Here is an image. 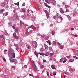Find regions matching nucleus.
<instances>
[{
  "label": "nucleus",
  "mask_w": 78,
  "mask_h": 78,
  "mask_svg": "<svg viewBox=\"0 0 78 78\" xmlns=\"http://www.w3.org/2000/svg\"><path fill=\"white\" fill-rule=\"evenodd\" d=\"M31 63H32V68L34 69V70L36 71H39V69H37V67L34 63V61H33V62H31Z\"/></svg>",
  "instance_id": "1"
},
{
  "label": "nucleus",
  "mask_w": 78,
  "mask_h": 78,
  "mask_svg": "<svg viewBox=\"0 0 78 78\" xmlns=\"http://www.w3.org/2000/svg\"><path fill=\"white\" fill-rule=\"evenodd\" d=\"M9 59L10 61L14 62L15 64H16L17 63V59H14V58L10 57Z\"/></svg>",
  "instance_id": "2"
},
{
  "label": "nucleus",
  "mask_w": 78,
  "mask_h": 78,
  "mask_svg": "<svg viewBox=\"0 0 78 78\" xmlns=\"http://www.w3.org/2000/svg\"><path fill=\"white\" fill-rule=\"evenodd\" d=\"M32 44L34 47L35 48H36L37 46V42L36 41H33L32 42Z\"/></svg>",
  "instance_id": "3"
},
{
  "label": "nucleus",
  "mask_w": 78,
  "mask_h": 78,
  "mask_svg": "<svg viewBox=\"0 0 78 78\" xmlns=\"http://www.w3.org/2000/svg\"><path fill=\"white\" fill-rule=\"evenodd\" d=\"M12 53H14V51L12 48H10L9 51L8 55H10V54Z\"/></svg>",
  "instance_id": "4"
},
{
  "label": "nucleus",
  "mask_w": 78,
  "mask_h": 78,
  "mask_svg": "<svg viewBox=\"0 0 78 78\" xmlns=\"http://www.w3.org/2000/svg\"><path fill=\"white\" fill-rule=\"evenodd\" d=\"M9 56H10L11 58H15V53H12L10 54V55H8Z\"/></svg>",
  "instance_id": "5"
},
{
  "label": "nucleus",
  "mask_w": 78,
  "mask_h": 78,
  "mask_svg": "<svg viewBox=\"0 0 78 78\" xmlns=\"http://www.w3.org/2000/svg\"><path fill=\"white\" fill-rule=\"evenodd\" d=\"M16 20V18L14 16H12L10 17V21H14V20Z\"/></svg>",
  "instance_id": "6"
},
{
  "label": "nucleus",
  "mask_w": 78,
  "mask_h": 78,
  "mask_svg": "<svg viewBox=\"0 0 78 78\" xmlns=\"http://www.w3.org/2000/svg\"><path fill=\"white\" fill-rule=\"evenodd\" d=\"M59 11H60L61 14H64V11H63L62 8H60L59 10Z\"/></svg>",
  "instance_id": "7"
},
{
  "label": "nucleus",
  "mask_w": 78,
  "mask_h": 78,
  "mask_svg": "<svg viewBox=\"0 0 78 78\" xmlns=\"http://www.w3.org/2000/svg\"><path fill=\"white\" fill-rule=\"evenodd\" d=\"M56 16L58 17V18H60V17H61V15L59 13H57L56 15Z\"/></svg>",
  "instance_id": "8"
},
{
  "label": "nucleus",
  "mask_w": 78,
  "mask_h": 78,
  "mask_svg": "<svg viewBox=\"0 0 78 78\" xmlns=\"http://www.w3.org/2000/svg\"><path fill=\"white\" fill-rule=\"evenodd\" d=\"M39 65L40 66L41 69H43V68H44V66L41 64V63H39Z\"/></svg>",
  "instance_id": "9"
},
{
  "label": "nucleus",
  "mask_w": 78,
  "mask_h": 78,
  "mask_svg": "<svg viewBox=\"0 0 78 78\" xmlns=\"http://www.w3.org/2000/svg\"><path fill=\"white\" fill-rule=\"evenodd\" d=\"M44 47L46 50H48V47L46 44H44Z\"/></svg>",
  "instance_id": "10"
},
{
  "label": "nucleus",
  "mask_w": 78,
  "mask_h": 78,
  "mask_svg": "<svg viewBox=\"0 0 78 78\" xmlns=\"http://www.w3.org/2000/svg\"><path fill=\"white\" fill-rule=\"evenodd\" d=\"M15 37V41H17L19 39V37L16 36Z\"/></svg>",
  "instance_id": "11"
},
{
  "label": "nucleus",
  "mask_w": 78,
  "mask_h": 78,
  "mask_svg": "<svg viewBox=\"0 0 78 78\" xmlns=\"http://www.w3.org/2000/svg\"><path fill=\"white\" fill-rule=\"evenodd\" d=\"M34 53L36 56H37V57H38V56H39V54L36 51H35Z\"/></svg>",
  "instance_id": "12"
},
{
  "label": "nucleus",
  "mask_w": 78,
  "mask_h": 78,
  "mask_svg": "<svg viewBox=\"0 0 78 78\" xmlns=\"http://www.w3.org/2000/svg\"><path fill=\"white\" fill-rule=\"evenodd\" d=\"M73 14L74 16H76V12L74 11L73 12Z\"/></svg>",
  "instance_id": "13"
},
{
  "label": "nucleus",
  "mask_w": 78,
  "mask_h": 78,
  "mask_svg": "<svg viewBox=\"0 0 78 78\" xmlns=\"http://www.w3.org/2000/svg\"><path fill=\"white\" fill-rule=\"evenodd\" d=\"M66 16H67V17H68L69 20H70L71 19V18L70 17V16H69V15H66Z\"/></svg>",
  "instance_id": "14"
},
{
  "label": "nucleus",
  "mask_w": 78,
  "mask_h": 78,
  "mask_svg": "<svg viewBox=\"0 0 78 78\" xmlns=\"http://www.w3.org/2000/svg\"><path fill=\"white\" fill-rule=\"evenodd\" d=\"M0 37L1 38H2V39H5V36H3V35H1L0 36Z\"/></svg>",
  "instance_id": "15"
},
{
  "label": "nucleus",
  "mask_w": 78,
  "mask_h": 78,
  "mask_svg": "<svg viewBox=\"0 0 78 78\" xmlns=\"http://www.w3.org/2000/svg\"><path fill=\"white\" fill-rule=\"evenodd\" d=\"M44 55L45 56H48L49 55V52H46L44 54Z\"/></svg>",
  "instance_id": "16"
},
{
  "label": "nucleus",
  "mask_w": 78,
  "mask_h": 78,
  "mask_svg": "<svg viewBox=\"0 0 78 78\" xmlns=\"http://www.w3.org/2000/svg\"><path fill=\"white\" fill-rule=\"evenodd\" d=\"M51 3L52 5H54V4H55V3H56V1H55V0H52V2H51Z\"/></svg>",
  "instance_id": "17"
},
{
  "label": "nucleus",
  "mask_w": 78,
  "mask_h": 78,
  "mask_svg": "<svg viewBox=\"0 0 78 78\" xmlns=\"http://www.w3.org/2000/svg\"><path fill=\"white\" fill-rule=\"evenodd\" d=\"M56 22L58 23H60L61 22V20L60 19H58L57 20Z\"/></svg>",
  "instance_id": "18"
},
{
  "label": "nucleus",
  "mask_w": 78,
  "mask_h": 78,
  "mask_svg": "<svg viewBox=\"0 0 78 78\" xmlns=\"http://www.w3.org/2000/svg\"><path fill=\"white\" fill-rule=\"evenodd\" d=\"M15 31L16 32H18V31H19V28L17 27L15 29Z\"/></svg>",
  "instance_id": "19"
},
{
  "label": "nucleus",
  "mask_w": 78,
  "mask_h": 78,
  "mask_svg": "<svg viewBox=\"0 0 78 78\" xmlns=\"http://www.w3.org/2000/svg\"><path fill=\"white\" fill-rule=\"evenodd\" d=\"M5 11V9H3L0 10V14L3 12Z\"/></svg>",
  "instance_id": "20"
},
{
  "label": "nucleus",
  "mask_w": 78,
  "mask_h": 78,
  "mask_svg": "<svg viewBox=\"0 0 78 78\" xmlns=\"http://www.w3.org/2000/svg\"><path fill=\"white\" fill-rule=\"evenodd\" d=\"M64 61V58H62L60 60V62H62Z\"/></svg>",
  "instance_id": "21"
},
{
  "label": "nucleus",
  "mask_w": 78,
  "mask_h": 78,
  "mask_svg": "<svg viewBox=\"0 0 78 78\" xmlns=\"http://www.w3.org/2000/svg\"><path fill=\"white\" fill-rule=\"evenodd\" d=\"M62 4L63 5H67V3L66 2L64 1L62 3Z\"/></svg>",
  "instance_id": "22"
},
{
  "label": "nucleus",
  "mask_w": 78,
  "mask_h": 78,
  "mask_svg": "<svg viewBox=\"0 0 78 78\" xmlns=\"http://www.w3.org/2000/svg\"><path fill=\"white\" fill-rule=\"evenodd\" d=\"M55 32L54 31H52L51 32V34L53 36L55 35Z\"/></svg>",
  "instance_id": "23"
},
{
  "label": "nucleus",
  "mask_w": 78,
  "mask_h": 78,
  "mask_svg": "<svg viewBox=\"0 0 78 78\" xmlns=\"http://www.w3.org/2000/svg\"><path fill=\"white\" fill-rule=\"evenodd\" d=\"M51 67L53 69H56V68H55V66L53 65L51 66Z\"/></svg>",
  "instance_id": "24"
},
{
  "label": "nucleus",
  "mask_w": 78,
  "mask_h": 78,
  "mask_svg": "<svg viewBox=\"0 0 78 78\" xmlns=\"http://www.w3.org/2000/svg\"><path fill=\"white\" fill-rule=\"evenodd\" d=\"M73 22L74 23H76V22H77V20H73Z\"/></svg>",
  "instance_id": "25"
},
{
  "label": "nucleus",
  "mask_w": 78,
  "mask_h": 78,
  "mask_svg": "<svg viewBox=\"0 0 78 78\" xmlns=\"http://www.w3.org/2000/svg\"><path fill=\"white\" fill-rule=\"evenodd\" d=\"M2 71L3 72H6V69H5V68H3L2 69Z\"/></svg>",
  "instance_id": "26"
},
{
  "label": "nucleus",
  "mask_w": 78,
  "mask_h": 78,
  "mask_svg": "<svg viewBox=\"0 0 78 78\" xmlns=\"http://www.w3.org/2000/svg\"><path fill=\"white\" fill-rule=\"evenodd\" d=\"M66 61H67V58H65L63 62V63H64V62H66Z\"/></svg>",
  "instance_id": "27"
},
{
  "label": "nucleus",
  "mask_w": 78,
  "mask_h": 78,
  "mask_svg": "<svg viewBox=\"0 0 78 78\" xmlns=\"http://www.w3.org/2000/svg\"><path fill=\"white\" fill-rule=\"evenodd\" d=\"M9 26H11L12 25V22H9L8 23Z\"/></svg>",
  "instance_id": "28"
},
{
  "label": "nucleus",
  "mask_w": 78,
  "mask_h": 78,
  "mask_svg": "<svg viewBox=\"0 0 78 78\" xmlns=\"http://www.w3.org/2000/svg\"><path fill=\"white\" fill-rule=\"evenodd\" d=\"M16 17L17 19V20H20V19H19V16H17V15L16 16Z\"/></svg>",
  "instance_id": "29"
},
{
  "label": "nucleus",
  "mask_w": 78,
  "mask_h": 78,
  "mask_svg": "<svg viewBox=\"0 0 78 78\" xmlns=\"http://www.w3.org/2000/svg\"><path fill=\"white\" fill-rule=\"evenodd\" d=\"M69 62H73L74 61V60L73 59H70L69 60Z\"/></svg>",
  "instance_id": "30"
},
{
  "label": "nucleus",
  "mask_w": 78,
  "mask_h": 78,
  "mask_svg": "<svg viewBox=\"0 0 78 78\" xmlns=\"http://www.w3.org/2000/svg\"><path fill=\"white\" fill-rule=\"evenodd\" d=\"M38 54H39V55H42V56H44V54H43L42 53H41V52H39L38 53Z\"/></svg>",
  "instance_id": "31"
},
{
  "label": "nucleus",
  "mask_w": 78,
  "mask_h": 78,
  "mask_svg": "<svg viewBox=\"0 0 78 78\" xmlns=\"http://www.w3.org/2000/svg\"><path fill=\"white\" fill-rule=\"evenodd\" d=\"M1 6H5V3L3 2L2 3L1 5Z\"/></svg>",
  "instance_id": "32"
},
{
  "label": "nucleus",
  "mask_w": 78,
  "mask_h": 78,
  "mask_svg": "<svg viewBox=\"0 0 78 78\" xmlns=\"http://www.w3.org/2000/svg\"><path fill=\"white\" fill-rule=\"evenodd\" d=\"M4 33L5 35H6V30H4Z\"/></svg>",
  "instance_id": "33"
},
{
  "label": "nucleus",
  "mask_w": 78,
  "mask_h": 78,
  "mask_svg": "<svg viewBox=\"0 0 78 78\" xmlns=\"http://www.w3.org/2000/svg\"><path fill=\"white\" fill-rule=\"evenodd\" d=\"M22 11H23V12H25V9H22Z\"/></svg>",
  "instance_id": "34"
},
{
  "label": "nucleus",
  "mask_w": 78,
  "mask_h": 78,
  "mask_svg": "<svg viewBox=\"0 0 78 78\" xmlns=\"http://www.w3.org/2000/svg\"><path fill=\"white\" fill-rule=\"evenodd\" d=\"M21 60L22 61H24V58L23 57H21Z\"/></svg>",
  "instance_id": "35"
},
{
  "label": "nucleus",
  "mask_w": 78,
  "mask_h": 78,
  "mask_svg": "<svg viewBox=\"0 0 78 78\" xmlns=\"http://www.w3.org/2000/svg\"><path fill=\"white\" fill-rule=\"evenodd\" d=\"M25 15H22V18H23V19H24V18H25Z\"/></svg>",
  "instance_id": "36"
},
{
  "label": "nucleus",
  "mask_w": 78,
  "mask_h": 78,
  "mask_svg": "<svg viewBox=\"0 0 78 78\" xmlns=\"http://www.w3.org/2000/svg\"><path fill=\"white\" fill-rule=\"evenodd\" d=\"M27 14L28 16H31V14H30V13L28 12H27Z\"/></svg>",
  "instance_id": "37"
},
{
  "label": "nucleus",
  "mask_w": 78,
  "mask_h": 78,
  "mask_svg": "<svg viewBox=\"0 0 78 78\" xmlns=\"http://www.w3.org/2000/svg\"><path fill=\"white\" fill-rule=\"evenodd\" d=\"M69 70L70 72H73V69H72L70 68L69 69Z\"/></svg>",
  "instance_id": "38"
},
{
  "label": "nucleus",
  "mask_w": 78,
  "mask_h": 78,
  "mask_svg": "<svg viewBox=\"0 0 78 78\" xmlns=\"http://www.w3.org/2000/svg\"><path fill=\"white\" fill-rule=\"evenodd\" d=\"M14 4L16 5H17V6H19V2H18L17 3H15Z\"/></svg>",
  "instance_id": "39"
},
{
  "label": "nucleus",
  "mask_w": 78,
  "mask_h": 78,
  "mask_svg": "<svg viewBox=\"0 0 78 78\" xmlns=\"http://www.w3.org/2000/svg\"><path fill=\"white\" fill-rule=\"evenodd\" d=\"M46 72L47 73V76H49V75H50V72Z\"/></svg>",
  "instance_id": "40"
},
{
  "label": "nucleus",
  "mask_w": 78,
  "mask_h": 78,
  "mask_svg": "<svg viewBox=\"0 0 78 78\" xmlns=\"http://www.w3.org/2000/svg\"><path fill=\"white\" fill-rule=\"evenodd\" d=\"M4 78H9L8 76L6 75L4 76Z\"/></svg>",
  "instance_id": "41"
},
{
  "label": "nucleus",
  "mask_w": 78,
  "mask_h": 78,
  "mask_svg": "<svg viewBox=\"0 0 78 78\" xmlns=\"http://www.w3.org/2000/svg\"><path fill=\"white\" fill-rule=\"evenodd\" d=\"M52 44L54 45H56V43L54 41L52 42Z\"/></svg>",
  "instance_id": "42"
},
{
  "label": "nucleus",
  "mask_w": 78,
  "mask_h": 78,
  "mask_svg": "<svg viewBox=\"0 0 78 78\" xmlns=\"http://www.w3.org/2000/svg\"><path fill=\"white\" fill-rule=\"evenodd\" d=\"M13 36L14 37H16V33H14L13 34Z\"/></svg>",
  "instance_id": "43"
},
{
  "label": "nucleus",
  "mask_w": 78,
  "mask_h": 78,
  "mask_svg": "<svg viewBox=\"0 0 78 78\" xmlns=\"http://www.w3.org/2000/svg\"><path fill=\"white\" fill-rule=\"evenodd\" d=\"M68 30V29L65 30L63 31H62V33H64V32H65V31H67Z\"/></svg>",
  "instance_id": "44"
},
{
  "label": "nucleus",
  "mask_w": 78,
  "mask_h": 78,
  "mask_svg": "<svg viewBox=\"0 0 78 78\" xmlns=\"http://www.w3.org/2000/svg\"><path fill=\"white\" fill-rule=\"evenodd\" d=\"M53 73L54 75H56V72H54Z\"/></svg>",
  "instance_id": "45"
},
{
  "label": "nucleus",
  "mask_w": 78,
  "mask_h": 78,
  "mask_svg": "<svg viewBox=\"0 0 78 78\" xmlns=\"http://www.w3.org/2000/svg\"><path fill=\"white\" fill-rule=\"evenodd\" d=\"M3 59L5 62H6V59H5V58H3Z\"/></svg>",
  "instance_id": "46"
},
{
  "label": "nucleus",
  "mask_w": 78,
  "mask_h": 78,
  "mask_svg": "<svg viewBox=\"0 0 78 78\" xmlns=\"http://www.w3.org/2000/svg\"><path fill=\"white\" fill-rule=\"evenodd\" d=\"M43 62H47V60H43Z\"/></svg>",
  "instance_id": "47"
},
{
  "label": "nucleus",
  "mask_w": 78,
  "mask_h": 78,
  "mask_svg": "<svg viewBox=\"0 0 78 78\" xmlns=\"http://www.w3.org/2000/svg\"><path fill=\"white\" fill-rule=\"evenodd\" d=\"M20 23H21V24H23V25L24 24V23L22 21H20Z\"/></svg>",
  "instance_id": "48"
},
{
  "label": "nucleus",
  "mask_w": 78,
  "mask_h": 78,
  "mask_svg": "<svg viewBox=\"0 0 78 78\" xmlns=\"http://www.w3.org/2000/svg\"><path fill=\"white\" fill-rule=\"evenodd\" d=\"M49 50H50V51H52V48H51V47H50Z\"/></svg>",
  "instance_id": "49"
},
{
  "label": "nucleus",
  "mask_w": 78,
  "mask_h": 78,
  "mask_svg": "<svg viewBox=\"0 0 78 78\" xmlns=\"http://www.w3.org/2000/svg\"><path fill=\"white\" fill-rule=\"evenodd\" d=\"M45 1L46 2L48 3V4L50 3H49V2H48V1L47 0H45Z\"/></svg>",
  "instance_id": "50"
},
{
  "label": "nucleus",
  "mask_w": 78,
  "mask_h": 78,
  "mask_svg": "<svg viewBox=\"0 0 78 78\" xmlns=\"http://www.w3.org/2000/svg\"><path fill=\"white\" fill-rule=\"evenodd\" d=\"M73 58H75L76 59H78V57H76V56H73Z\"/></svg>",
  "instance_id": "51"
},
{
  "label": "nucleus",
  "mask_w": 78,
  "mask_h": 78,
  "mask_svg": "<svg viewBox=\"0 0 78 78\" xmlns=\"http://www.w3.org/2000/svg\"><path fill=\"white\" fill-rule=\"evenodd\" d=\"M25 28H29V27H29V26H25Z\"/></svg>",
  "instance_id": "52"
},
{
  "label": "nucleus",
  "mask_w": 78,
  "mask_h": 78,
  "mask_svg": "<svg viewBox=\"0 0 78 78\" xmlns=\"http://www.w3.org/2000/svg\"><path fill=\"white\" fill-rule=\"evenodd\" d=\"M16 50H17L18 49H19V47H18V46H16Z\"/></svg>",
  "instance_id": "53"
},
{
  "label": "nucleus",
  "mask_w": 78,
  "mask_h": 78,
  "mask_svg": "<svg viewBox=\"0 0 78 78\" xmlns=\"http://www.w3.org/2000/svg\"><path fill=\"white\" fill-rule=\"evenodd\" d=\"M53 54H54L53 53H50V56H52V55H53Z\"/></svg>",
  "instance_id": "54"
},
{
  "label": "nucleus",
  "mask_w": 78,
  "mask_h": 78,
  "mask_svg": "<svg viewBox=\"0 0 78 78\" xmlns=\"http://www.w3.org/2000/svg\"><path fill=\"white\" fill-rule=\"evenodd\" d=\"M48 38H49V37H47V38H45V40H47V39H48Z\"/></svg>",
  "instance_id": "55"
},
{
  "label": "nucleus",
  "mask_w": 78,
  "mask_h": 78,
  "mask_svg": "<svg viewBox=\"0 0 78 78\" xmlns=\"http://www.w3.org/2000/svg\"><path fill=\"white\" fill-rule=\"evenodd\" d=\"M48 43V44H50V43H51V42L49 41H46Z\"/></svg>",
  "instance_id": "56"
},
{
  "label": "nucleus",
  "mask_w": 78,
  "mask_h": 78,
  "mask_svg": "<svg viewBox=\"0 0 78 78\" xmlns=\"http://www.w3.org/2000/svg\"><path fill=\"white\" fill-rule=\"evenodd\" d=\"M49 15H50V14H49V13H48V12L47 13H46V16H49Z\"/></svg>",
  "instance_id": "57"
},
{
  "label": "nucleus",
  "mask_w": 78,
  "mask_h": 78,
  "mask_svg": "<svg viewBox=\"0 0 78 78\" xmlns=\"http://www.w3.org/2000/svg\"><path fill=\"white\" fill-rule=\"evenodd\" d=\"M26 32H24V33H23V34L24 35H27V34H26Z\"/></svg>",
  "instance_id": "58"
},
{
  "label": "nucleus",
  "mask_w": 78,
  "mask_h": 78,
  "mask_svg": "<svg viewBox=\"0 0 78 78\" xmlns=\"http://www.w3.org/2000/svg\"><path fill=\"white\" fill-rule=\"evenodd\" d=\"M24 68H25V69L27 68V65H24Z\"/></svg>",
  "instance_id": "59"
},
{
  "label": "nucleus",
  "mask_w": 78,
  "mask_h": 78,
  "mask_svg": "<svg viewBox=\"0 0 78 78\" xmlns=\"http://www.w3.org/2000/svg\"><path fill=\"white\" fill-rule=\"evenodd\" d=\"M4 53H6V52H7V50H5L4 51Z\"/></svg>",
  "instance_id": "60"
},
{
  "label": "nucleus",
  "mask_w": 78,
  "mask_h": 78,
  "mask_svg": "<svg viewBox=\"0 0 78 78\" xmlns=\"http://www.w3.org/2000/svg\"><path fill=\"white\" fill-rule=\"evenodd\" d=\"M52 59L51 58H49V61H51Z\"/></svg>",
  "instance_id": "61"
},
{
  "label": "nucleus",
  "mask_w": 78,
  "mask_h": 78,
  "mask_svg": "<svg viewBox=\"0 0 78 78\" xmlns=\"http://www.w3.org/2000/svg\"><path fill=\"white\" fill-rule=\"evenodd\" d=\"M53 17L55 19H57V17H56V16H54Z\"/></svg>",
  "instance_id": "62"
},
{
  "label": "nucleus",
  "mask_w": 78,
  "mask_h": 78,
  "mask_svg": "<svg viewBox=\"0 0 78 78\" xmlns=\"http://www.w3.org/2000/svg\"><path fill=\"white\" fill-rule=\"evenodd\" d=\"M68 7V5H65V8H67Z\"/></svg>",
  "instance_id": "63"
},
{
  "label": "nucleus",
  "mask_w": 78,
  "mask_h": 78,
  "mask_svg": "<svg viewBox=\"0 0 78 78\" xmlns=\"http://www.w3.org/2000/svg\"><path fill=\"white\" fill-rule=\"evenodd\" d=\"M35 78H40L39 76H35Z\"/></svg>",
  "instance_id": "64"
}]
</instances>
